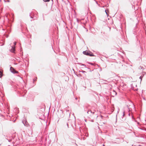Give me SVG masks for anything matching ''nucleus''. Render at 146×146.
I'll use <instances>...</instances> for the list:
<instances>
[{"label": "nucleus", "mask_w": 146, "mask_h": 146, "mask_svg": "<svg viewBox=\"0 0 146 146\" xmlns=\"http://www.w3.org/2000/svg\"><path fill=\"white\" fill-rule=\"evenodd\" d=\"M16 42H14V44L15 45L16 44Z\"/></svg>", "instance_id": "19"}, {"label": "nucleus", "mask_w": 146, "mask_h": 146, "mask_svg": "<svg viewBox=\"0 0 146 146\" xmlns=\"http://www.w3.org/2000/svg\"><path fill=\"white\" fill-rule=\"evenodd\" d=\"M58 116L60 118H62L64 116L63 111L62 110H60L58 111Z\"/></svg>", "instance_id": "2"}, {"label": "nucleus", "mask_w": 146, "mask_h": 146, "mask_svg": "<svg viewBox=\"0 0 146 146\" xmlns=\"http://www.w3.org/2000/svg\"><path fill=\"white\" fill-rule=\"evenodd\" d=\"M87 113L88 114L89 116L90 117H92L93 116V115L95 113L94 111H92L91 110H89L87 111Z\"/></svg>", "instance_id": "1"}, {"label": "nucleus", "mask_w": 146, "mask_h": 146, "mask_svg": "<svg viewBox=\"0 0 146 146\" xmlns=\"http://www.w3.org/2000/svg\"><path fill=\"white\" fill-rule=\"evenodd\" d=\"M83 54L85 55H92L91 54L89 53L88 51H84L83 52Z\"/></svg>", "instance_id": "6"}, {"label": "nucleus", "mask_w": 146, "mask_h": 146, "mask_svg": "<svg viewBox=\"0 0 146 146\" xmlns=\"http://www.w3.org/2000/svg\"><path fill=\"white\" fill-rule=\"evenodd\" d=\"M132 146H135V145L134 146V145H132Z\"/></svg>", "instance_id": "30"}, {"label": "nucleus", "mask_w": 146, "mask_h": 146, "mask_svg": "<svg viewBox=\"0 0 146 146\" xmlns=\"http://www.w3.org/2000/svg\"><path fill=\"white\" fill-rule=\"evenodd\" d=\"M132 119H134V117H133V116H132Z\"/></svg>", "instance_id": "21"}, {"label": "nucleus", "mask_w": 146, "mask_h": 146, "mask_svg": "<svg viewBox=\"0 0 146 146\" xmlns=\"http://www.w3.org/2000/svg\"><path fill=\"white\" fill-rule=\"evenodd\" d=\"M71 122L72 121L70 122V123H69V125L70 124L72 126V125L71 124Z\"/></svg>", "instance_id": "17"}, {"label": "nucleus", "mask_w": 146, "mask_h": 146, "mask_svg": "<svg viewBox=\"0 0 146 146\" xmlns=\"http://www.w3.org/2000/svg\"><path fill=\"white\" fill-rule=\"evenodd\" d=\"M138 90V88H137V89H134V90H135V91H137Z\"/></svg>", "instance_id": "18"}, {"label": "nucleus", "mask_w": 146, "mask_h": 146, "mask_svg": "<svg viewBox=\"0 0 146 146\" xmlns=\"http://www.w3.org/2000/svg\"><path fill=\"white\" fill-rule=\"evenodd\" d=\"M76 99L77 100V98H76Z\"/></svg>", "instance_id": "31"}, {"label": "nucleus", "mask_w": 146, "mask_h": 146, "mask_svg": "<svg viewBox=\"0 0 146 146\" xmlns=\"http://www.w3.org/2000/svg\"><path fill=\"white\" fill-rule=\"evenodd\" d=\"M71 121V120H68V122H67L66 123V125H67L68 127H69V123H70V122Z\"/></svg>", "instance_id": "7"}, {"label": "nucleus", "mask_w": 146, "mask_h": 146, "mask_svg": "<svg viewBox=\"0 0 146 146\" xmlns=\"http://www.w3.org/2000/svg\"><path fill=\"white\" fill-rule=\"evenodd\" d=\"M124 115H125V111H124L123 112V115H122V118H123V117L124 116Z\"/></svg>", "instance_id": "13"}, {"label": "nucleus", "mask_w": 146, "mask_h": 146, "mask_svg": "<svg viewBox=\"0 0 146 146\" xmlns=\"http://www.w3.org/2000/svg\"><path fill=\"white\" fill-rule=\"evenodd\" d=\"M88 68V69L90 70L89 68Z\"/></svg>", "instance_id": "26"}, {"label": "nucleus", "mask_w": 146, "mask_h": 146, "mask_svg": "<svg viewBox=\"0 0 146 146\" xmlns=\"http://www.w3.org/2000/svg\"><path fill=\"white\" fill-rule=\"evenodd\" d=\"M139 69L140 70L142 69L143 70V69H144V68L143 66H140L139 67Z\"/></svg>", "instance_id": "8"}, {"label": "nucleus", "mask_w": 146, "mask_h": 146, "mask_svg": "<svg viewBox=\"0 0 146 146\" xmlns=\"http://www.w3.org/2000/svg\"><path fill=\"white\" fill-rule=\"evenodd\" d=\"M87 63H88L89 64H90L91 65H92L94 66V65H95L93 63H92L90 62H87Z\"/></svg>", "instance_id": "10"}, {"label": "nucleus", "mask_w": 146, "mask_h": 146, "mask_svg": "<svg viewBox=\"0 0 146 146\" xmlns=\"http://www.w3.org/2000/svg\"><path fill=\"white\" fill-rule=\"evenodd\" d=\"M103 146H105V145L104 144H103Z\"/></svg>", "instance_id": "27"}, {"label": "nucleus", "mask_w": 146, "mask_h": 146, "mask_svg": "<svg viewBox=\"0 0 146 146\" xmlns=\"http://www.w3.org/2000/svg\"><path fill=\"white\" fill-rule=\"evenodd\" d=\"M2 76V73L0 71V78H1Z\"/></svg>", "instance_id": "12"}, {"label": "nucleus", "mask_w": 146, "mask_h": 146, "mask_svg": "<svg viewBox=\"0 0 146 146\" xmlns=\"http://www.w3.org/2000/svg\"><path fill=\"white\" fill-rule=\"evenodd\" d=\"M44 2H47L49 1L50 0H43Z\"/></svg>", "instance_id": "14"}, {"label": "nucleus", "mask_w": 146, "mask_h": 146, "mask_svg": "<svg viewBox=\"0 0 146 146\" xmlns=\"http://www.w3.org/2000/svg\"><path fill=\"white\" fill-rule=\"evenodd\" d=\"M113 92L114 93V94H115V96L116 95L117 92H115L114 90H113Z\"/></svg>", "instance_id": "11"}, {"label": "nucleus", "mask_w": 146, "mask_h": 146, "mask_svg": "<svg viewBox=\"0 0 146 146\" xmlns=\"http://www.w3.org/2000/svg\"><path fill=\"white\" fill-rule=\"evenodd\" d=\"M130 113H129V114H128V115H129V116H130Z\"/></svg>", "instance_id": "23"}, {"label": "nucleus", "mask_w": 146, "mask_h": 146, "mask_svg": "<svg viewBox=\"0 0 146 146\" xmlns=\"http://www.w3.org/2000/svg\"><path fill=\"white\" fill-rule=\"evenodd\" d=\"M86 120H86H86H85V121H86Z\"/></svg>", "instance_id": "28"}, {"label": "nucleus", "mask_w": 146, "mask_h": 146, "mask_svg": "<svg viewBox=\"0 0 146 146\" xmlns=\"http://www.w3.org/2000/svg\"><path fill=\"white\" fill-rule=\"evenodd\" d=\"M90 56H95V55H89Z\"/></svg>", "instance_id": "20"}, {"label": "nucleus", "mask_w": 146, "mask_h": 146, "mask_svg": "<svg viewBox=\"0 0 146 146\" xmlns=\"http://www.w3.org/2000/svg\"><path fill=\"white\" fill-rule=\"evenodd\" d=\"M78 64H80V65H82V66H84L86 68V65L84 64H82L80 63H78Z\"/></svg>", "instance_id": "9"}, {"label": "nucleus", "mask_w": 146, "mask_h": 146, "mask_svg": "<svg viewBox=\"0 0 146 146\" xmlns=\"http://www.w3.org/2000/svg\"><path fill=\"white\" fill-rule=\"evenodd\" d=\"M142 76H140V77H139V79H140L141 80H141H142Z\"/></svg>", "instance_id": "15"}, {"label": "nucleus", "mask_w": 146, "mask_h": 146, "mask_svg": "<svg viewBox=\"0 0 146 146\" xmlns=\"http://www.w3.org/2000/svg\"><path fill=\"white\" fill-rule=\"evenodd\" d=\"M92 121L93 122H94V120L93 119V120H92Z\"/></svg>", "instance_id": "24"}, {"label": "nucleus", "mask_w": 146, "mask_h": 146, "mask_svg": "<svg viewBox=\"0 0 146 146\" xmlns=\"http://www.w3.org/2000/svg\"><path fill=\"white\" fill-rule=\"evenodd\" d=\"M9 137L7 136H6L5 137V138L7 139L9 142H10L11 141L12 137H9Z\"/></svg>", "instance_id": "4"}, {"label": "nucleus", "mask_w": 146, "mask_h": 146, "mask_svg": "<svg viewBox=\"0 0 146 146\" xmlns=\"http://www.w3.org/2000/svg\"><path fill=\"white\" fill-rule=\"evenodd\" d=\"M10 70L11 72L13 74L18 73V72L15 70L13 67H11L10 68Z\"/></svg>", "instance_id": "3"}, {"label": "nucleus", "mask_w": 146, "mask_h": 146, "mask_svg": "<svg viewBox=\"0 0 146 146\" xmlns=\"http://www.w3.org/2000/svg\"><path fill=\"white\" fill-rule=\"evenodd\" d=\"M10 51L13 53H15V46H12V49Z\"/></svg>", "instance_id": "5"}, {"label": "nucleus", "mask_w": 146, "mask_h": 146, "mask_svg": "<svg viewBox=\"0 0 146 146\" xmlns=\"http://www.w3.org/2000/svg\"><path fill=\"white\" fill-rule=\"evenodd\" d=\"M25 123L26 124V125H27V122H25Z\"/></svg>", "instance_id": "25"}, {"label": "nucleus", "mask_w": 146, "mask_h": 146, "mask_svg": "<svg viewBox=\"0 0 146 146\" xmlns=\"http://www.w3.org/2000/svg\"><path fill=\"white\" fill-rule=\"evenodd\" d=\"M23 122V124L24 125H25V123H24V122Z\"/></svg>", "instance_id": "22"}, {"label": "nucleus", "mask_w": 146, "mask_h": 146, "mask_svg": "<svg viewBox=\"0 0 146 146\" xmlns=\"http://www.w3.org/2000/svg\"><path fill=\"white\" fill-rule=\"evenodd\" d=\"M80 72H82L83 73H84V72H86L85 71H83V70H82V71H80Z\"/></svg>", "instance_id": "16"}, {"label": "nucleus", "mask_w": 146, "mask_h": 146, "mask_svg": "<svg viewBox=\"0 0 146 146\" xmlns=\"http://www.w3.org/2000/svg\"><path fill=\"white\" fill-rule=\"evenodd\" d=\"M101 117H103L101 115Z\"/></svg>", "instance_id": "29"}]
</instances>
